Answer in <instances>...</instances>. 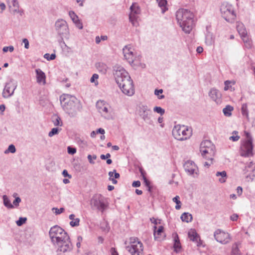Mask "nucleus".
<instances>
[{
    "label": "nucleus",
    "instance_id": "1",
    "mask_svg": "<svg viewBox=\"0 0 255 255\" xmlns=\"http://www.w3.org/2000/svg\"><path fill=\"white\" fill-rule=\"evenodd\" d=\"M49 235L52 243L57 248V255H62L72 251L73 246L70 238L60 227L56 225L51 227Z\"/></svg>",
    "mask_w": 255,
    "mask_h": 255
},
{
    "label": "nucleus",
    "instance_id": "2",
    "mask_svg": "<svg viewBox=\"0 0 255 255\" xmlns=\"http://www.w3.org/2000/svg\"><path fill=\"white\" fill-rule=\"evenodd\" d=\"M63 110L71 117H75L82 109L80 102L74 96L63 94L60 97Z\"/></svg>",
    "mask_w": 255,
    "mask_h": 255
},
{
    "label": "nucleus",
    "instance_id": "3",
    "mask_svg": "<svg viewBox=\"0 0 255 255\" xmlns=\"http://www.w3.org/2000/svg\"><path fill=\"white\" fill-rule=\"evenodd\" d=\"M176 18L178 23L186 33H189L193 27L194 14L186 9H179L176 12Z\"/></svg>",
    "mask_w": 255,
    "mask_h": 255
},
{
    "label": "nucleus",
    "instance_id": "4",
    "mask_svg": "<svg viewBox=\"0 0 255 255\" xmlns=\"http://www.w3.org/2000/svg\"><path fill=\"white\" fill-rule=\"evenodd\" d=\"M55 29L57 34L60 37L59 42H63L64 38L69 39V29L67 22L63 19L57 20L55 23Z\"/></svg>",
    "mask_w": 255,
    "mask_h": 255
},
{
    "label": "nucleus",
    "instance_id": "5",
    "mask_svg": "<svg viewBox=\"0 0 255 255\" xmlns=\"http://www.w3.org/2000/svg\"><path fill=\"white\" fill-rule=\"evenodd\" d=\"M246 139L241 144L240 154L243 157H249L253 155V138L251 134L247 131L245 132Z\"/></svg>",
    "mask_w": 255,
    "mask_h": 255
},
{
    "label": "nucleus",
    "instance_id": "6",
    "mask_svg": "<svg viewBox=\"0 0 255 255\" xmlns=\"http://www.w3.org/2000/svg\"><path fill=\"white\" fill-rule=\"evenodd\" d=\"M172 135L178 140H184L189 138L192 135L191 129L184 125H176L172 129Z\"/></svg>",
    "mask_w": 255,
    "mask_h": 255
},
{
    "label": "nucleus",
    "instance_id": "7",
    "mask_svg": "<svg viewBox=\"0 0 255 255\" xmlns=\"http://www.w3.org/2000/svg\"><path fill=\"white\" fill-rule=\"evenodd\" d=\"M222 16L228 22L232 23L236 18L233 6L228 2H224L220 7Z\"/></svg>",
    "mask_w": 255,
    "mask_h": 255
},
{
    "label": "nucleus",
    "instance_id": "8",
    "mask_svg": "<svg viewBox=\"0 0 255 255\" xmlns=\"http://www.w3.org/2000/svg\"><path fill=\"white\" fill-rule=\"evenodd\" d=\"M215 145L209 140H204L200 144V151L204 158L213 160L215 154Z\"/></svg>",
    "mask_w": 255,
    "mask_h": 255
},
{
    "label": "nucleus",
    "instance_id": "9",
    "mask_svg": "<svg viewBox=\"0 0 255 255\" xmlns=\"http://www.w3.org/2000/svg\"><path fill=\"white\" fill-rule=\"evenodd\" d=\"M90 204L93 209H97L102 212H103L108 206L106 199L100 194L93 196Z\"/></svg>",
    "mask_w": 255,
    "mask_h": 255
},
{
    "label": "nucleus",
    "instance_id": "10",
    "mask_svg": "<svg viewBox=\"0 0 255 255\" xmlns=\"http://www.w3.org/2000/svg\"><path fill=\"white\" fill-rule=\"evenodd\" d=\"M113 74L118 85H121L126 79H129L130 77L123 67L116 65L113 67Z\"/></svg>",
    "mask_w": 255,
    "mask_h": 255
},
{
    "label": "nucleus",
    "instance_id": "11",
    "mask_svg": "<svg viewBox=\"0 0 255 255\" xmlns=\"http://www.w3.org/2000/svg\"><path fill=\"white\" fill-rule=\"evenodd\" d=\"M138 113L140 118L146 123L152 124L151 117L152 111L146 105H140L138 106Z\"/></svg>",
    "mask_w": 255,
    "mask_h": 255
},
{
    "label": "nucleus",
    "instance_id": "12",
    "mask_svg": "<svg viewBox=\"0 0 255 255\" xmlns=\"http://www.w3.org/2000/svg\"><path fill=\"white\" fill-rule=\"evenodd\" d=\"M131 246H128L126 247L127 250L132 255H142L143 245L140 241H135V239H133V241L131 239Z\"/></svg>",
    "mask_w": 255,
    "mask_h": 255
},
{
    "label": "nucleus",
    "instance_id": "13",
    "mask_svg": "<svg viewBox=\"0 0 255 255\" xmlns=\"http://www.w3.org/2000/svg\"><path fill=\"white\" fill-rule=\"evenodd\" d=\"M122 92L128 96H132L134 93L133 82L130 78L129 79H126L122 82L121 85H118Z\"/></svg>",
    "mask_w": 255,
    "mask_h": 255
},
{
    "label": "nucleus",
    "instance_id": "14",
    "mask_svg": "<svg viewBox=\"0 0 255 255\" xmlns=\"http://www.w3.org/2000/svg\"><path fill=\"white\" fill-rule=\"evenodd\" d=\"M214 236L218 242L224 245L227 244L231 240L229 233L220 229H218L214 232Z\"/></svg>",
    "mask_w": 255,
    "mask_h": 255
},
{
    "label": "nucleus",
    "instance_id": "15",
    "mask_svg": "<svg viewBox=\"0 0 255 255\" xmlns=\"http://www.w3.org/2000/svg\"><path fill=\"white\" fill-rule=\"evenodd\" d=\"M96 107L98 112L102 116L106 119H110L111 114L109 111L110 107L103 101H98L96 104Z\"/></svg>",
    "mask_w": 255,
    "mask_h": 255
},
{
    "label": "nucleus",
    "instance_id": "16",
    "mask_svg": "<svg viewBox=\"0 0 255 255\" xmlns=\"http://www.w3.org/2000/svg\"><path fill=\"white\" fill-rule=\"evenodd\" d=\"M17 87V82L11 79L5 86L2 92L3 97L7 98L13 95L15 89Z\"/></svg>",
    "mask_w": 255,
    "mask_h": 255
},
{
    "label": "nucleus",
    "instance_id": "17",
    "mask_svg": "<svg viewBox=\"0 0 255 255\" xmlns=\"http://www.w3.org/2000/svg\"><path fill=\"white\" fill-rule=\"evenodd\" d=\"M130 9L129 21L133 26H137L138 25L137 14L140 13V9L136 4H132L130 7Z\"/></svg>",
    "mask_w": 255,
    "mask_h": 255
},
{
    "label": "nucleus",
    "instance_id": "18",
    "mask_svg": "<svg viewBox=\"0 0 255 255\" xmlns=\"http://www.w3.org/2000/svg\"><path fill=\"white\" fill-rule=\"evenodd\" d=\"M133 50V49L131 47L130 45L125 46L123 49V54L125 59L130 64L133 63L134 61V55Z\"/></svg>",
    "mask_w": 255,
    "mask_h": 255
},
{
    "label": "nucleus",
    "instance_id": "19",
    "mask_svg": "<svg viewBox=\"0 0 255 255\" xmlns=\"http://www.w3.org/2000/svg\"><path fill=\"white\" fill-rule=\"evenodd\" d=\"M184 168L189 175H193L194 173H197L196 171L198 168L192 161H186L184 165Z\"/></svg>",
    "mask_w": 255,
    "mask_h": 255
},
{
    "label": "nucleus",
    "instance_id": "20",
    "mask_svg": "<svg viewBox=\"0 0 255 255\" xmlns=\"http://www.w3.org/2000/svg\"><path fill=\"white\" fill-rule=\"evenodd\" d=\"M10 11L13 13H20L21 15L22 11L19 9V4L17 0H7Z\"/></svg>",
    "mask_w": 255,
    "mask_h": 255
},
{
    "label": "nucleus",
    "instance_id": "21",
    "mask_svg": "<svg viewBox=\"0 0 255 255\" xmlns=\"http://www.w3.org/2000/svg\"><path fill=\"white\" fill-rule=\"evenodd\" d=\"M209 95L217 104H219L221 102V94L217 89L215 88L211 89L209 93Z\"/></svg>",
    "mask_w": 255,
    "mask_h": 255
},
{
    "label": "nucleus",
    "instance_id": "22",
    "mask_svg": "<svg viewBox=\"0 0 255 255\" xmlns=\"http://www.w3.org/2000/svg\"><path fill=\"white\" fill-rule=\"evenodd\" d=\"M36 73V80L37 82L38 83H42L43 85L45 84V74L40 69H36L35 70Z\"/></svg>",
    "mask_w": 255,
    "mask_h": 255
},
{
    "label": "nucleus",
    "instance_id": "23",
    "mask_svg": "<svg viewBox=\"0 0 255 255\" xmlns=\"http://www.w3.org/2000/svg\"><path fill=\"white\" fill-rule=\"evenodd\" d=\"M248 168H249L251 171L246 177L247 179L250 178L251 181H253L255 177V163L252 161L250 162L248 164Z\"/></svg>",
    "mask_w": 255,
    "mask_h": 255
},
{
    "label": "nucleus",
    "instance_id": "24",
    "mask_svg": "<svg viewBox=\"0 0 255 255\" xmlns=\"http://www.w3.org/2000/svg\"><path fill=\"white\" fill-rule=\"evenodd\" d=\"M95 66L98 71L103 74L106 73L108 68L107 65L103 62H98L96 63Z\"/></svg>",
    "mask_w": 255,
    "mask_h": 255
},
{
    "label": "nucleus",
    "instance_id": "25",
    "mask_svg": "<svg viewBox=\"0 0 255 255\" xmlns=\"http://www.w3.org/2000/svg\"><path fill=\"white\" fill-rule=\"evenodd\" d=\"M216 176L218 178V181L221 183H225L227 179V173L225 171H223L222 172L218 171L216 173Z\"/></svg>",
    "mask_w": 255,
    "mask_h": 255
},
{
    "label": "nucleus",
    "instance_id": "26",
    "mask_svg": "<svg viewBox=\"0 0 255 255\" xmlns=\"http://www.w3.org/2000/svg\"><path fill=\"white\" fill-rule=\"evenodd\" d=\"M157 227L156 226H154V238L155 240H159L161 234L163 232L164 228L163 226H159L157 231H156Z\"/></svg>",
    "mask_w": 255,
    "mask_h": 255
},
{
    "label": "nucleus",
    "instance_id": "27",
    "mask_svg": "<svg viewBox=\"0 0 255 255\" xmlns=\"http://www.w3.org/2000/svg\"><path fill=\"white\" fill-rule=\"evenodd\" d=\"M237 29L241 36L246 35L247 33L246 29L242 23H238L237 25Z\"/></svg>",
    "mask_w": 255,
    "mask_h": 255
},
{
    "label": "nucleus",
    "instance_id": "28",
    "mask_svg": "<svg viewBox=\"0 0 255 255\" xmlns=\"http://www.w3.org/2000/svg\"><path fill=\"white\" fill-rule=\"evenodd\" d=\"M174 251L178 253L180 251V250L181 249V246L180 245V241L179 237L177 235H176V236L174 238Z\"/></svg>",
    "mask_w": 255,
    "mask_h": 255
},
{
    "label": "nucleus",
    "instance_id": "29",
    "mask_svg": "<svg viewBox=\"0 0 255 255\" xmlns=\"http://www.w3.org/2000/svg\"><path fill=\"white\" fill-rule=\"evenodd\" d=\"M180 218L183 222L189 223L192 221V216L189 213L185 212L181 215Z\"/></svg>",
    "mask_w": 255,
    "mask_h": 255
},
{
    "label": "nucleus",
    "instance_id": "30",
    "mask_svg": "<svg viewBox=\"0 0 255 255\" xmlns=\"http://www.w3.org/2000/svg\"><path fill=\"white\" fill-rule=\"evenodd\" d=\"M52 122L55 126H62V122L61 118L57 115H54L52 117Z\"/></svg>",
    "mask_w": 255,
    "mask_h": 255
},
{
    "label": "nucleus",
    "instance_id": "31",
    "mask_svg": "<svg viewBox=\"0 0 255 255\" xmlns=\"http://www.w3.org/2000/svg\"><path fill=\"white\" fill-rule=\"evenodd\" d=\"M158 2V6L161 8L162 13H164L167 10L166 6L167 1L166 0H156Z\"/></svg>",
    "mask_w": 255,
    "mask_h": 255
},
{
    "label": "nucleus",
    "instance_id": "32",
    "mask_svg": "<svg viewBox=\"0 0 255 255\" xmlns=\"http://www.w3.org/2000/svg\"><path fill=\"white\" fill-rule=\"evenodd\" d=\"M69 218L71 220H72L70 222V225L72 227H76L79 226L80 222V219L79 218H75V215L74 214H71Z\"/></svg>",
    "mask_w": 255,
    "mask_h": 255
},
{
    "label": "nucleus",
    "instance_id": "33",
    "mask_svg": "<svg viewBox=\"0 0 255 255\" xmlns=\"http://www.w3.org/2000/svg\"><path fill=\"white\" fill-rule=\"evenodd\" d=\"M242 40L245 43L246 47L250 48L252 47V42L249 35L247 34L246 35L241 36Z\"/></svg>",
    "mask_w": 255,
    "mask_h": 255
},
{
    "label": "nucleus",
    "instance_id": "34",
    "mask_svg": "<svg viewBox=\"0 0 255 255\" xmlns=\"http://www.w3.org/2000/svg\"><path fill=\"white\" fill-rule=\"evenodd\" d=\"M234 108L230 105H227L223 110V112L224 115L226 117H230L232 115V112L233 111Z\"/></svg>",
    "mask_w": 255,
    "mask_h": 255
},
{
    "label": "nucleus",
    "instance_id": "35",
    "mask_svg": "<svg viewBox=\"0 0 255 255\" xmlns=\"http://www.w3.org/2000/svg\"><path fill=\"white\" fill-rule=\"evenodd\" d=\"M3 204L8 209L13 208V205L11 203L10 201L6 195H3L2 196Z\"/></svg>",
    "mask_w": 255,
    "mask_h": 255
},
{
    "label": "nucleus",
    "instance_id": "36",
    "mask_svg": "<svg viewBox=\"0 0 255 255\" xmlns=\"http://www.w3.org/2000/svg\"><path fill=\"white\" fill-rule=\"evenodd\" d=\"M188 237L190 240L193 242L197 241V239L199 238L198 234L194 230H191L188 233Z\"/></svg>",
    "mask_w": 255,
    "mask_h": 255
},
{
    "label": "nucleus",
    "instance_id": "37",
    "mask_svg": "<svg viewBox=\"0 0 255 255\" xmlns=\"http://www.w3.org/2000/svg\"><path fill=\"white\" fill-rule=\"evenodd\" d=\"M214 39L212 34L208 33L205 38V42L208 45H211L214 43Z\"/></svg>",
    "mask_w": 255,
    "mask_h": 255
},
{
    "label": "nucleus",
    "instance_id": "38",
    "mask_svg": "<svg viewBox=\"0 0 255 255\" xmlns=\"http://www.w3.org/2000/svg\"><path fill=\"white\" fill-rule=\"evenodd\" d=\"M179 199L180 198L178 196H176L172 199L173 201L176 204V205L175 206V209L176 210H179L181 208V203Z\"/></svg>",
    "mask_w": 255,
    "mask_h": 255
},
{
    "label": "nucleus",
    "instance_id": "39",
    "mask_svg": "<svg viewBox=\"0 0 255 255\" xmlns=\"http://www.w3.org/2000/svg\"><path fill=\"white\" fill-rule=\"evenodd\" d=\"M232 253L234 255H239L240 251L238 246L237 243H235L233 245Z\"/></svg>",
    "mask_w": 255,
    "mask_h": 255
},
{
    "label": "nucleus",
    "instance_id": "40",
    "mask_svg": "<svg viewBox=\"0 0 255 255\" xmlns=\"http://www.w3.org/2000/svg\"><path fill=\"white\" fill-rule=\"evenodd\" d=\"M99 78V75L97 74H94L90 79V82L92 83H94L95 86L98 85V82L97 81Z\"/></svg>",
    "mask_w": 255,
    "mask_h": 255
},
{
    "label": "nucleus",
    "instance_id": "41",
    "mask_svg": "<svg viewBox=\"0 0 255 255\" xmlns=\"http://www.w3.org/2000/svg\"><path fill=\"white\" fill-rule=\"evenodd\" d=\"M15 151L16 149L15 146L13 144H10L8 146V148L4 151V153L7 154L9 152L13 153L15 152Z\"/></svg>",
    "mask_w": 255,
    "mask_h": 255
},
{
    "label": "nucleus",
    "instance_id": "42",
    "mask_svg": "<svg viewBox=\"0 0 255 255\" xmlns=\"http://www.w3.org/2000/svg\"><path fill=\"white\" fill-rule=\"evenodd\" d=\"M69 15L74 23L77 22L79 20L78 16L73 11L69 12Z\"/></svg>",
    "mask_w": 255,
    "mask_h": 255
},
{
    "label": "nucleus",
    "instance_id": "43",
    "mask_svg": "<svg viewBox=\"0 0 255 255\" xmlns=\"http://www.w3.org/2000/svg\"><path fill=\"white\" fill-rule=\"evenodd\" d=\"M153 111L158 114H159L161 116L163 115L165 113L164 109H162L160 107H155L153 108Z\"/></svg>",
    "mask_w": 255,
    "mask_h": 255
},
{
    "label": "nucleus",
    "instance_id": "44",
    "mask_svg": "<svg viewBox=\"0 0 255 255\" xmlns=\"http://www.w3.org/2000/svg\"><path fill=\"white\" fill-rule=\"evenodd\" d=\"M242 114L243 116L248 117V107L246 104H243L241 108Z\"/></svg>",
    "mask_w": 255,
    "mask_h": 255
},
{
    "label": "nucleus",
    "instance_id": "45",
    "mask_svg": "<svg viewBox=\"0 0 255 255\" xmlns=\"http://www.w3.org/2000/svg\"><path fill=\"white\" fill-rule=\"evenodd\" d=\"M109 176V180L111 181L114 184H116L117 183V181L114 179V170L113 171H110L108 173Z\"/></svg>",
    "mask_w": 255,
    "mask_h": 255
},
{
    "label": "nucleus",
    "instance_id": "46",
    "mask_svg": "<svg viewBox=\"0 0 255 255\" xmlns=\"http://www.w3.org/2000/svg\"><path fill=\"white\" fill-rule=\"evenodd\" d=\"M59 131V129L58 128H53L49 132L48 136L49 137H52L54 135L57 134Z\"/></svg>",
    "mask_w": 255,
    "mask_h": 255
},
{
    "label": "nucleus",
    "instance_id": "47",
    "mask_svg": "<svg viewBox=\"0 0 255 255\" xmlns=\"http://www.w3.org/2000/svg\"><path fill=\"white\" fill-rule=\"evenodd\" d=\"M44 57L47 60H52L55 59L56 55L55 54H49V53H46Z\"/></svg>",
    "mask_w": 255,
    "mask_h": 255
},
{
    "label": "nucleus",
    "instance_id": "48",
    "mask_svg": "<svg viewBox=\"0 0 255 255\" xmlns=\"http://www.w3.org/2000/svg\"><path fill=\"white\" fill-rule=\"evenodd\" d=\"M26 220L27 219L26 218L20 217L16 222V223L18 226H21L25 223Z\"/></svg>",
    "mask_w": 255,
    "mask_h": 255
},
{
    "label": "nucleus",
    "instance_id": "49",
    "mask_svg": "<svg viewBox=\"0 0 255 255\" xmlns=\"http://www.w3.org/2000/svg\"><path fill=\"white\" fill-rule=\"evenodd\" d=\"M97 157L96 155H91L89 154L87 156V158L88 159L89 163L92 164H95V162L94 161V160L96 159Z\"/></svg>",
    "mask_w": 255,
    "mask_h": 255
},
{
    "label": "nucleus",
    "instance_id": "50",
    "mask_svg": "<svg viewBox=\"0 0 255 255\" xmlns=\"http://www.w3.org/2000/svg\"><path fill=\"white\" fill-rule=\"evenodd\" d=\"M67 152L70 154H74L76 152V149L75 147L68 146L67 147Z\"/></svg>",
    "mask_w": 255,
    "mask_h": 255
},
{
    "label": "nucleus",
    "instance_id": "51",
    "mask_svg": "<svg viewBox=\"0 0 255 255\" xmlns=\"http://www.w3.org/2000/svg\"><path fill=\"white\" fill-rule=\"evenodd\" d=\"M21 202V199L17 197H16L14 200L13 201L12 205H13V207H17L19 206V203Z\"/></svg>",
    "mask_w": 255,
    "mask_h": 255
},
{
    "label": "nucleus",
    "instance_id": "52",
    "mask_svg": "<svg viewBox=\"0 0 255 255\" xmlns=\"http://www.w3.org/2000/svg\"><path fill=\"white\" fill-rule=\"evenodd\" d=\"M13 50H14V47L13 46H5L2 49V51L4 52H6L8 51H9L10 52H12L13 51Z\"/></svg>",
    "mask_w": 255,
    "mask_h": 255
},
{
    "label": "nucleus",
    "instance_id": "53",
    "mask_svg": "<svg viewBox=\"0 0 255 255\" xmlns=\"http://www.w3.org/2000/svg\"><path fill=\"white\" fill-rule=\"evenodd\" d=\"M64 210L65 209L64 208H60V209H58L57 208L54 207L52 209V211H54V210L55 211V213L56 215H58V214H60L63 213L64 211Z\"/></svg>",
    "mask_w": 255,
    "mask_h": 255
},
{
    "label": "nucleus",
    "instance_id": "54",
    "mask_svg": "<svg viewBox=\"0 0 255 255\" xmlns=\"http://www.w3.org/2000/svg\"><path fill=\"white\" fill-rule=\"evenodd\" d=\"M238 218L239 216L237 214H233L230 216V219L233 221H236L238 220Z\"/></svg>",
    "mask_w": 255,
    "mask_h": 255
},
{
    "label": "nucleus",
    "instance_id": "55",
    "mask_svg": "<svg viewBox=\"0 0 255 255\" xmlns=\"http://www.w3.org/2000/svg\"><path fill=\"white\" fill-rule=\"evenodd\" d=\"M22 42L24 43V47L26 49H28L29 47V41H28V39L26 38H24L22 40Z\"/></svg>",
    "mask_w": 255,
    "mask_h": 255
},
{
    "label": "nucleus",
    "instance_id": "56",
    "mask_svg": "<svg viewBox=\"0 0 255 255\" xmlns=\"http://www.w3.org/2000/svg\"><path fill=\"white\" fill-rule=\"evenodd\" d=\"M77 142L79 144L81 145L82 146H85L87 144L86 141L81 139H77Z\"/></svg>",
    "mask_w": 255,
    "mask_h": 255
},
{
    "label": "nucleus",
    "instance_id": "57",
    "mask_svg": "<svg viewBox=\"0 0 255 255\" xmlns=\"http://www.w3.org/2000/svg\"><path fill=\"white\" fill-rule=\"evenodd\" d=\"M205 158L207 159H208L209 161L205 162L204 166L209 167L211 165V164H212V160H211V159L208 158Z\"/></svg>",
    "mask_w": 255,
    "mask_h": 255
},
{
    "label": "nucleus",
    "instance_id": "58",
    "mask_svg": "<svg viewBox=\"0 0 255 255\" xmlns=\"http://www.w3.org/2000/svg\"><path fill=\"white\" fill-rule=\"evenodd\" d=\"M62 175L65 177H68L69 178H71L72 177L71 175L68 174V171L66 169L63 171Z\"/></svg>",
    "mask_w": 255,
    "mask_h": 255
},
{
    "label": "nucleus",
    "instance_id": "59",
    "mask_svg": "<svg viewBox=\"0 0 255 255\" xmlns=\"http://www.w3.org/2000/svg\"><path fill=\"white\" fill-rule=\"evenodd\" d=\"M229 138L230 140H232L234 141H236L239 139L240 136L239 135H236V136L233 135V136H230Z\"/></svg>",
    "mask_w": 255,
    "mask_h": 255
},
{
    "label": "nucleus",
    "instance_id": "60",
    "mask_svg": "<svg viewBox=\"0 0 255 255\" xmlns=\"http://www.w3.org/2000/svg\"><path fill=\"white\" fill-rule=\"evenodd\" d=\"M132 186L134 187H138L140 186V182L139 181H135L132 184Z\"/></svg>",
    "mask_w": 255,
    "mask_h": 255
},
{
    "label": "nucleus",
    "instance_id": "61",
    "mask_svg": "<svg viewBox=\"0 0 255 255\" xmlns=\"http://www.w3.org/2000/svg\"><path fill=\"white\" fill-rule=\"evenodd\" d=\"M76 26L80 29H82L83 28V24L80 22V20L78 21L77 22L74 23Z\"/></svg>",
    "mask_w": 255,
    "mask_h": 255
},
{
    "label": "nucleus",
    "instance_id": "62",
    "mask_svg": "<svg viewBox=\"0 0 255 255\" xmlns=\"http://www.w3.org/2000/svg\"><path fill=\"white\" fill-rule=\"evenodd\" d=\"M111 253L112 255H119L117 251H116V249L114 248H112L111 249Z\"/></svg>",
    "mask_w": 255,
    "mask_h": 255
},
{
    "label": "nucleus",
    "instance_id": "63",
    "mask_svg": "<svg viewBox=\"0 0 255 255\" xmlns=\"http://www.w3.org/2000/svg\"><path fill=\"white\" fill-rule=\"evenodd\" d=\"M163 90L162 89H155L154 91V94L156 96H159L160 94H162L163 93Z\"/></svg>",
    "mask_w": 255,
    "mask_h": 255
},
{
    "label": "nucleus",
    "instance_id": "64",
    "mask_svg": "<svg viewBox=\"0 0 255 255\" xmlns=\"http://www.w3.org/2000/svg\"><path fill=\"white\" fill-rule=\"evenodd\" d=\"M243 189L241 186H238L237 188V192L239 195H241L242 194Z\"/></svg>",
    "mask_w": 255,
    "mask_h": 255
}]
</instances>
